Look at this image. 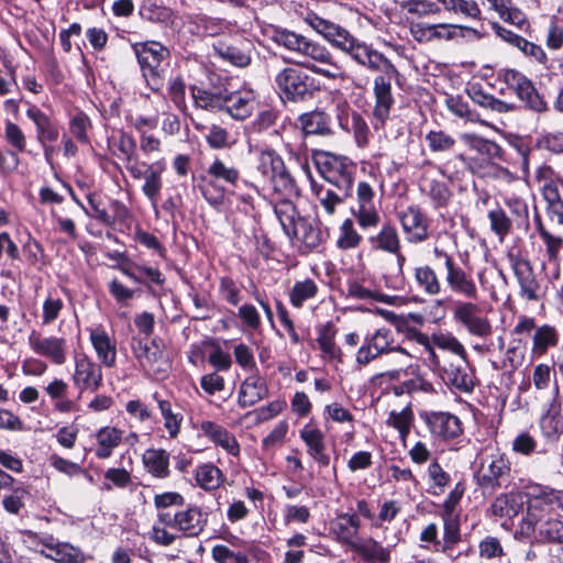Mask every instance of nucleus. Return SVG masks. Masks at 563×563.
Instances as JSON below:
<instances>
[{"label": "nucleus", "mask_w": 563, "mask_h": 563, "mask_svg": "<svg viewBox=\"0 0 563 563\" xmlns=\"http://www.w3.org/2000/svg\"><path fill=\"white\" fill-rule=\"evenodd\" d=\"M307 22L316 32L321 34L331 44L349 53L360 65L377 67L378 62L382 60L377 51L365 43L357 42L340 25L316 14L309 15L307 18Z\"/></svg>", "instance_id": "f257e3e1"}, {"label": "nucleus", "mask_w": 563, "mask_h": 563, "mask_svg": "<svg viewBox=\"0 0 563 563\" xmlns=\"http://www.w3.org/2000/svg\"><path fill=\"white\" fill-rule=\"evenodd\" d=\"M132 47L146 85L159 91L164 85L162 63L169 57V49L156 41L135 43Z\"/></svg>", "instance_id": "f03ea898"}, {"label": "nucleus", "mask_w": 563, "mask_h": 563, "mask_svg": "<svg viewBox=\"0 0 563 563\" xmlns=\"http://www.w3.org/2000/svg\"><path fill=\"white\" fill-rule=\"evenodd\" d=\"M314 157L318 170L328 184L340 190L352 189L355 166L347 157L329 152H318Z\"/></svg>", "instance_id": "7ed1b4c3"}, {"label": "nucleus", "mask_w": 563, "mask_h": 563, "mask_svg": "<svg viewBox=\"0 0 563 563\" xmlns=\"http://www.w3.org/2000/svg\"><path fill=\"white\" fill-rule=\"evenodd\" d=\"M380 62L377 67L366 66L373 71H382L383 75L376 76L374 79V96H375V108L374 115L384 122L390 113V109L394 104V97L391 93V79L399 75L397 68L391 62L378 52Z\"/></svg>", "instance_id": "20e7f679"}, {"label": "nucleus", "mask_w": 563, "mask_h": 563, "mask_svg": "<svg viewBox=\"0 0 563 563\" xmlns=\"http://www.w3.org/2000/svg\"><path fill=\"white\" fill-rule=\"evenodd\" d=\"M131 349L141 367L150 376L156 379H163L166 376L169 362L163 347L155 340L150 341L133 336Z\"/></svg>", "instance_id": "39448f33"}, {"label": "nucleus", "mask_w": 563, "mask_h": 563, "mask_svg": "<svg viewBox=\"0 0 563 563\" xmlns=\"http://www.w3.org/2000/svg\"><path fill=\"white\" fill-rule=\"evenodd\" d=\"M258 170L268 178L275 191L286 197L298 194L295 180L287 170L284 161L273 150L262 151L258 156Z\"/></svg>", "instance_id": "423d86ee"}, {"label": "nucleus", "mask_w": 563, "mask_h": 563, "mask_svg": "<svg viewBox=\"0 0 563 563\" xmlns=\"http://www.w3.org/2000/svg\"><path fill=\"white\" fill-rule=\"evenodd\" d=\"M157 520L162 526L174 528L185 537H198L206 528L208 515L196 505H188L185 509L174 514L159 511Z\"/></svg>", "instance_id": "0eeeda50"}, {"label": "nucleus", "mask_w": 563, "mask_h": 563, "mask_svg": "<svg viewBox=\"0 0 563 563\" xmlns=\"http://www.w3.org/2000/svg\"><path fill=\"white\" fill-rule=\"evenodd\" d=\"M536 179L550 217L563 225V178L552 167L544 165L537 169Z\"/></svg>", "instance_id": "6e6552de"}, {"label": "nucleus", "mask_w": 563, "mask_h": 563, "mask_svg": "<svg viewBox=\"0 0 563 563\" xmlns=\"http://www.w3.org/2000/svg\"><path fill=\"white\" fill-rule=\"evenodd\" d=\"M510 474L511 463L508 456L505 453L495 452L481 461L476 482L481 488L495 492L509 481Z\"/></svg>", "instance_id": "1a4fd4ad"}, {"label": "nucleus", "mask_w": 563, "mask_h": 563, "mask_svg": "<svg viewBox=\"0 0 563 563\" xmlns=\"http://www.w3.org/2000/svg\"><path fill=\"white\" fill-rule=\"evenodd\" d=\"M528 507L525 523L534 527L540 519L545 518L555 506L561 505V492L548 486L533 485L527 492Z\"/></svg>", "instance_id": "9d476101"}, {"label": "nucleus", "mask_w": 563, "mask_h": 563, "mask_svg": "<svg viewBox=\"0 0 563 563\" xmlns=\"http://www.w3.org/2000/svg\"><path fill=\"white\" fill-rule=\"evenodd\" d=\"M275 84L285 98L291 101L312 96L316 90L314 79L294 67H285L275 76Z\"/></svg>", "instance_id": "9b49d317"}, {"label": "nucleus", "mask_w": 563, "mask_h": 563, "mask_svg": "<svg viewBox=\"0 0 563 563\" xmlns=\"http://www.w3.org/2000/svg\"><path fill=\"white\" fill-rule=\"evenodd\" d=\"M294 63L330 79L342 76V68L333 60L330 52L313 41L309 42L302 58L294 59Z\"/></svg>", "instance_id": "f8f14e48"}, {"label": "nucleus", "mask_w": 563, "mask_h": 563, "mask_svg": "<svg viewBox=\"0 0 563 563\" xmlns=\"http://www.w3.org/2000/svg\"><path fill=\"white\" fill-rule=\"evenodd\" d=\"M454 320L467 332L478 338H488L493 327L483 309L472 301H457L453 310Z\"/></svg>", "instance_id": "ddd939ff"}, {"label": "nucleus", "mask_w": 563, "mask_h": 563, "mask_svg": "<svg viewBox=\"0 0 563 563\" xmlns=\"http://www.w3.org/2000/svg\"><path fill=\"white\" fill-rule=\"evenodd\" d=\"M445 384L461 391H472L475 386L474 371L467 362V356L455 357L452 361H443L440 369Z\"/></svg>", "instance_id": "4468645a"}, {"label": "nucleus", "mask_w": 563, "mask_h": 563, "mask_svg": "<svg viewBox=\"0 0 563 563\" xmlns=\"http://www.w3.org/2000/svg\"><path fill=\"white\" fill-rule=\"evenodd\" d=\"M503 79L507 87L514 90L527 106L537 112L547 109L545 101L539 96L530 79L516 69H506Z\"/></svg>", "instance_id": "2eb2a0df"}, {"label": "nucleus", "mask_w": 563, "mask_h": 563, "mask_svg": "<svg viewBox=\"0 0 563 563\" xmlns=\"http://www.w3.org/2000/svg\"><path fill=\"white\" fill-rule=\"evenodd\" d=\"M102 377L100 364L86 355L76 358L73 382L81 393L85 390L97 391L102 386Z\"/></svg>", "instance_id": "dca6fc26"}, {"label": "nucleus", "mask_w": 563, "mask_h": 563, "mask_svg": "<svg viewBox=\"0 0 563 563\" xmlns=\"http://www.w3.org/2000/svg\"><path fill=\"white\" fill-rule=\"evenodd\" d=\"M27 342L31 349L40 356L48 358L56 365H63L66 362V340L57 336H43L40 332L33 330Z\"/></svg>", "instance_id": "f3484780"}, {"label": "nucleus", "mask_w": 563, "mask_h": 563, "mask_svg": "<svg viewBox=\"0 0 563 563\" xmlns=\"http://www.w3.org/2000/svg\"><path fill=\"white\" fill-rule=\"evenodd\" d=\"M398 218L409 243H421L429 238V221L419 207L409 206Z\"/></svg>", "instance_id": "a211bd4d"}, {"label": "nucleus", "mask_w": 563, "mask_h": 563, "mask_svg": "<svg viewBox=\"0 0 563 563\" xmlns=\"http://www.w3.org/2000/svg\"><path fill=\"white\" fill-rule=\"evenodd\" d=\"M445 283L455 295L470 300H474L478 296V289L472 274L464 271L456 263L450 264V267L445 271Z\"/></svg>", "instance_id": "6ab92c4d"}, {"label": "nucleus", "mask_w": 563, "mask_h": 563, "mask_svg": "<svg viewBox=\"0 0 563 563\" xmlns=\"http://www.w3.org/2000/svg\"><path fill=\"white\" fill-rule=\"evenodd\" d=\"M306 170H308V166H303ZM310 185L312 194L314 195L319 206L322 208L327 216H333L336 211V208L341 206L345 199L351 195V190H340L334 187V189L330 187H325L324 185L318 184L312 179L309 175Z\"/></svg>", "instance_id": "aec40b11"}, {"label": "nucleus", "mask_w": 563, "mask_h": 563, "mask_svg": "<svg viewBox=\"0 0 563 563\" xmlns=\"http://www.w3.org/2000/svg\"><path fill=\"white\" fill-rule=\"evenodd\" d=\"M53 537H45L38 542L43 548L38 551L45 556L59 563H81L84 554L69 543H54Z\"/></svg>", "instance_id": "412c9836"}, {"label": "nucleus", "mask_w": 563, "mask_h": 563, "mask_svg": "<svg viewBox=\"0 0 563 563\" xmlns=\"http://www.w3.org/2000/svg\"><path fill=\"white\" fill-rule=\"evenodd\" d=\"M224 110L236 120L249 118L255 109L256 100L253 90L225 91Z\"/></svg>", "instance_id": "4be33fe9"}, {"label": "nucleus", "mask_w": 563, "mask_h": 563, "mask_svg": "<svg viewBox=\"0 0 563 563\" xmlns=\"http://www.w3.org/2000/svg\"><path fill=\"white\" fill-rule=\"evenodd\" d=\"M360 527L361 521L356 515L341 514L331 521L330 530L340 543L352 549L358 540Z\"/></svg>", "instance_id": "5701e85b"}, {"label": "nucleus", "mask_w": 563, "mask_h": 563, "mask_svg": "<svg viewBox=\"0 0 563 563\" xmlns=\"http://www.w3.org/2000/svg\"><path fill=\"white\" fill-rule=\"evenodd\" d=\"M268 395L266 382L258 375L246 377L239 388L238 404L241 408L256 405Z\"/></svg>", "instance_id": "b1692460"}, {"label": "nucleus", "mask_w": 563, "mask_h": 563, "mask_svg": "<svg viewBox=\"0 0 563 563\" xmlns=\"http://www.w3.org/2000/svg\"><path fill=\"white\" fill-rule=\"evenodd\" d=\"M459 26L450 24H426V23H410V34L419 43H428L434 40H451L456 35Z\"/></svg>", "instance_id": "393cba45"}, {"label": "nucleus", "mask_w": 563, "mask_h": 563, "mask_svg": "<svg viewBox=\"0 0 563 563\" xmlns=\"http://www.w3.org/2000/svg\"><path fill=\"white\" fill-rule=\"evenodd\" d=\"M514 273L520 285L521 295L529 300L537 299L538 283L530 262L520 256H510Z\"/></svg>", "instance_id": "a878e982"}, {"label": "nucleus", "mask_w": 563, "mask_h": 563, "mask_svg": "<svg viewBox=\"0 0 563 563\" xmlns=\"http://www.w3.org/2000/svg\"><path fill=\"white\" fill-rule=\"evenodd\" d=\"M427 424L432 434L453 439L462 433L461 421L448 412H433L427 417Z\"/></svg>", "instance_id": "bb28decb"}, {"label": "nucleus", "mask_w": 563, "mask_h": 563, "mask_svg": "<svg viewBox=\"0 0 563 563\" xmlns=\"http://www.w3.org/2000/svg\"><path fill=\"white\" fill-rule=\"evenodd\" d=\"M200 430L209 440H211L216 445L221 446L229 454L233 456L239 455L240 445L236 438L224 427L207 420L201 422Z\"/></svg>", "instance_id": "cd10ccee"}, {"label": "nucleus", "mask_w": 563, "mask_h": 563, "mask_svg": "<svg viewBox=\"0 0 563 563\" xmlns=\"http://www.w3.org/2000/svg\"><path fill=\"white\" fill-rule=\"evenodd\" d=\"M217 55L236 67H246L252 60V43L242 41L238 44H220L214 47Z\"/></svg>", "instance_id": "c85d7f7f"}, {"label": "nucleus", "mask_w": 563, "mask_h": 563, "mask_svg": "<svg viewBox=\"0 0 563 563\" xmlns=\"http://www.w3.org/2000/svg\"><path fill=\"white\" fill-rule=\"evenodd\" d=\"M352 550L356 552L366 563H389L390 549L383 547L374 538L358 539Z\"/></svg>", "instance_id": "c756f323"}, {"label": "nucleus", "mask_w": 563, "mask_h": 563, "mask_svg": "<svg viewBox=\"0 0 563 563\" xmlns=\"http://www.w3.org/2000/svg\"><path fill=\"white\" fill-rule=\"evenodd\" d=\"M300 437L308 446V454L318 462L321 466H328L330 456L324 452V435L323 433L311 426H306L300 431Z\"/></svg>", "instance_id": "7c9ffc66"}, {"label": "nucleus", "mask_w": 563, "mask_h": 563, "mask_svg": "<svg viewBox=\"0 0 563 563\" xmlns=\"http://www.w3.org/2000/svg\"><path fill=\"white\" fill-rule=\"evenodd\" d=\"M90 341L102 365L109 368L114 367L117 363V347L106 331L101 329L91 330Z\"/></svg>", "instance_id": "2f4dec72"}, {"label": "nucleus", "mask_w": 563, "mask_h": 563, "mask_svg": "<svg viewBox=\"0 0 563 563\" xmlns=\"http://www.w3.org/2000/svg\"><path fill=\"white\" fill-rule=\"evenodd\" d=\"M368 242L372 249L387 253H397L401 250L399 234L390 222H385L376 235L368 238Z\"/></svg>", "instance_id": "473e14b6"}, {"label": "nucleus", "mask_w": 563, "mask_h": 563, "mask_svg": "<svg viewBox=\"0 0 563 563\" xmlns=\"http://www.w3.org/2000/svg\"><path fill=\"white\" fill-rule=\"evenodd\" d=\"M26 115L34 122L37 140L42 145H45L46 142H55L58 139L59 132L57 126L36 106L30 107Z\"/></svg>", "instance_id": "72a5a7b5"}, {"label": "nucleus", "mask_w": 563, "mask_h": 563, "mask_svg": "<svg viewBox=\"0 0 563 563\" xmlns=\"http://www.w3.org/2000/svg\"><path fill=\"white\" fill-rule=\"evenodd\" d=\"M123 439V431L115 427H102L96 434L97 449L96 456L99 459H109L113 450L117 449Z\"/></svg>", "instance_id": "f704fd0d"}, {"label": "nucleus", "mask_w": 563, "mask_h": 563, "mask_svg": "<svg viewBox=\"0 0 563 563\" xmlns=\"http://www.w3.org/2000/svg\"><path fill=\"white\" fill-rule=\"evenodd\" d=\"M558 344V330L552 325L543 324L537 328L533 333L531 354L534 357H541L548 353L549 349L554 347Z\"/></svg>", "instance_id": "c9c22d12"}, {"label": "nucleus", "mask_w": 563, "mask_h": 563, "mask_svg": "<svg viewBox=\"0 0 563 563\" xmlns=\"http://www.w3.org/2000/svg\"><path fill=\"white\" fill-rule=\"evenodd\" d=\"M413 278L418 289L428 296H438L442 290L441 280L430 265L417 266Z\"/></svg>", "instance_id": "e433bc0d"}, {"label": "nucleus", "mask_w": 563, "mask_h": 563, "mask_svg": "<svg viewBox=\"0 0 563 563\" xmlns=\"http://www.w3.org/2000/svg\"><path fill=\"white\" fill-rule=\"evenodd\" d=\"M542 542L563 543V522L555 518H542L534 527H528Z\"/></svg>", "instance_id": "4c0bfd02"}, {"label": "nucleus", "mask_w": 563, "mask_h": 563, "mask_svg": "<svg viewBox=\"0 0 563 563\" xmlns=\"http://www.w3.org/2000/svg\"><path fill=\"white\" fill-rule=\"evenodd\" d=\"M275 42L279 45L285 47L287 51H289L292 54L291 62L294 63V59H301L306 48L311 40L307 38L306 36L301 34H297L291 31H280L277 32L275 37Z\"/></svg>", "instance_id": "58836bf2"}, {"label": "nucleus", "mask_w": 563, "mask_h": 563, "mask_svg": "<svg viewBox=\"0 0 563 563\" xmlns=\"http://www.w3.org/2000/svg\"><path fill=\"white\" fill-rule=\"evenodd\" d=\"M143 463L147 472L155 477L165 478L169 475V454L165 450H146Z\"/></svg>", "instance_id": "ea45409f"}, {"label": "nucleus", "mask_w": 563, "mask_h": 563, "mask_svg": "<svg viewBox=\"0 0 563 563\" xmlns=\"http://www.w3.org/2000/svg\"><path fill=\"white\" fill-rule=\"evenodd\" d=\"M225 91L192 89V98L197 108L217 112L224 110L225 106Z\"/></svg>", "instance_id": "a19ab883"}, {"label": "nucleus", "mask_w": 563, "mask_h": 563, "mask_svg": "<svg viewBox=\"0 0 563 563\" xmlns=\"http://www.w3.org/2000/svg\"><path fill=\"white\" fill-rule=\"evenodd\" d=\"M554 395L555 397L553 401L550 404L549 409L547 410L545 413L542 415L540 419V428L543 437L551 440L558 437L561 427L559 419L560 405L556 402V398L559 396L558 384H555Z\"/></svg>", "instance_id": "79ce46f5"}, {"label": "nucleus", "mask_w": 563, "mask_h": 563, "mask_svg": "<svg viewBox=\"0 0 563 563\" xmlns=\"http://www.w3.org/2000/svg\"><path fill=\"white\" fill-rule=\"evenodd\" d=\"M287 235L296 238L297 241L303 243L310 250L316 249L321 242L320 230L303 218L297 219L296 225Z\"/></svg>", "instance_id": "37998d69"}, {"label": "nucleus", "mask_w": 563, "mask_h": 563, "mask_svg": "<svg viewBox=\"0 0 563 563\" xmlns=\"http://www.w3.org/2000/svg\"><path fill=\"white\" fill-rule=\"evenodd\" d=\"M462 141L471 148L476 151L478 154L485 156L487 161H494L500 158L501 148L500 146L489 140L481 137L476 134L465 133L462 135Z\"/></svg>", "instance_id": "c03bdc74"}, {"label": "nucleus", "mask_w": 563, "mask_h": 563, "mask_svg": "<svg viewBox=\"0 0 563 563\" xmlns=\"http://www.w3.org/2000/svg\"><path fill=\"white\" fill-rule=\"evenodd\" d=\"M443 9L465 19L478 20L482 11L475 0H435Z\"/></svg>", "instance_id": "a18cd8bd"}, {"label": "nucleus", "mask_w": 563, "mask_h": 563, "mask_svg": "<svg viewBox=\"0 0 563 563\" xmlns=\"http://www.w3.org/2000/svg\"><path fill=\"white\" fill-rule=\"evenodd\" d=\"M443 520V543L441 548H437V551H441L451 556L452 548L460 542V521L457 515H441Z\"/></svg>", "instance_id": "49530a36"}, {"label": "nucleus", "mask_w": 563, "mask_h": 563, "mask_svg": "<svg viewBox=\"0 0 563 563\" xmlns=\"http://www.w3.org/2000/svg\"><path fill=\"white\" fill-rule=\"evenodd\" d=\"M518 497L519 495L512 492L498 495L492 504V512L498 517L512 518L517 516L521 508Z\"/></svg>", "instance_id": "de8ad7c7"}, {"label": "nucleus", "mask_w": 563, "mask_h": 563, "mask_svg": "<svg viewBox=\"0 0 563 563\" xmlns=\"http://www.w3.org/2000/svg\"><path fill=\"white\" fill-rule=\"evenodd\" d=\"M206 173L211 180H221L233 186L240 179V170L220 158H216Z\"/></svg>", "instance_id": "09e8293b"}, {"label": "nucleus", "mask_w": 563, "mask_h": 563, "mask_svg": "<svg viewBox=\"0 0 563 563\" xmlns=\"http://www.w3.org/2000/svg\"><path fill=\"white\" fill-rule=\"evenodd\" d=\"M467 91L471 99L483 108L498 113H506L514 109V104L499 100L492 95L484 93L479 87L473 86Z\"/></svg>", "instance_id": "8fccbe9b"}, {"label": "nucleus", "mask_w": 563, "mask_h": 563, "mask_svg": "<svg viewBox=\"0 0 563 563\" xmlns=\"http://www.w3.org/2000/svg\"><path fill=\"white\" fill-rule=\"evenodd\" d=\"M422 190L431 199L432 205L435 209L445 207L451 199V191L446 184L437 179L426 178Z\"/></svg>", "instance_id": "3c124183"}, {"label": "nucleus", "mask_w": 563, "mask_h": 563, "mask_svg": "<svg viewBox=\"0 0 563 563\" xmlns=\"http://www.w3.org/2000/svg\"><path fill=\"white\" fill-rule=\"evenodd\" d=\"M196 481L205 490H213L222 484L223 475L216 465L202 464L197 467Z\"/></svg>", "instance_id": "603ef678"}, {"label": "nucleus", "mask_w": 563, "mask_h": 563, "mask_svg": "<svg viewBox=\"0 0 563 563\" xmlns=\"http://www.w3.org/2000/svg\"><path fill=\"white\" fill-rule=\"evenodd\" d=\"M157 400V406L161 410V413L164 418V426L170 438H176L180 431V426L183 421V415L179 412H175L173 410V406L169 400L158 399L157 396H154Z\"/></svg>", "instance_id": "864d4df0"}, {"label": "nucleus", "mask_w": 563, "mask_h": 563, "mask_svg": "<svg viewBox=\"0 0 563 563\" xmlns=\"http://www.w3.org/2000/svg\"><path fill=\"white\" fill-rule=\"evenodd\" d=\"M274 211L286 234L294 229L297 223V219H301L295 205L288 198L278 201L274 207Z\"/></svg>", "instance_id": "5fc2aeb1"}, {"label": "nucleus", "mask_w": 563, "mask_h": 563, "mask_svg": "<svg viewBox=\"0 0 563 563\" xmlns=\"http://www.w3.org/2000/svg\"><path fill=\"white\" fill-rule=\"evenodd\" d=\"M305 134L325 135L330 133V128L323 112L305 113L299 118Z\"/></svg>", "instance_id": "6e6d98bb"}, {"label": "nucleus", "mask_w": 563, "mask_h": 563, "mask_svg": "<svg viewBox=\"0 0 563 563\" xmlns=\"http://www.w3.org/2000/svg\"><path fill=\"white\" fill-rule=\"evenodd\" d=\"M490 230L499 238L503 242L505 236L508 235L512 229V221L507 216L506 211L501 208H495L487 214Z\"/></svg>", "instance_id": "4d7b16f0"}, {"label": "nucleus", "mask_w": 563, "mask_h": 563, "mask_svg": "<svg viewBox=\"0 0 563 563\" xmlns=\"http://www.w3.org/2000/svg\"><path fill=\"white\" fill-rule=\"evenodd\" d=\"M440 3L435 0H408L401 4L407 13L417 18H427L440 13Z\"/></svg>", "instance_id": "13d9d810"}, {"label": "nucleus", "mask_w": 563, "mask_h": 563, "mask_svg": "<svg viewBox=\"0 0 563 563\" xmlns=\"http://www.w3.org/2000/svg\"><path fill=\"white\" fill-rule=\"evenodd\" d=\"M318 292V286L311 279L297 282L290 291V302L294 307L300 308L308 299L313 298Z\"/></svg>", "instance_id": "bf43d9fd"}, {"label": "nucleus", "mask_w": 563, "mask_h": 563, "mask_svg": "<svg viewBox=\"0 0 563 563\" xmlns=\"http://www.w3.org/2000/svg\"><path fill=\"white\" fill-rule=\"evenodd\" d=\"M335 331L333 324L328 322L319 332L317 342L322 353L331 358H338L340 356V349L334 342Z\"/></svg>", "instance_id": "052dcab7"}, {"label": "nucleus", "mask_w": 563, "mask_h": 563, "mask_svg": "<svg viewBox=\"0 0 563 563\" xmlns=\"http://www.w3.org/2000/svg\"><path fill=\"white\" fill-rule=\"evenodd\" d=\"M411 339L419 345H421L427 354L424 357V362L432 367L433 369L440 371L443 362L440 360L439 355L434 351V344L432 342V336L427 335L420 331H415L411 334Z\"/></svg>", "instance_id": "680f3d73"}, {"label": "nucleus", "mask_w": 563, "mask_h": 563, "mask_svg": "<svg viewBox=\"0 0 563 563\" xmlns=\"http://www.w3.org/2000/svg\"><path fill=\"white\" fill-rule=\"evenodd\" d=\"M537 230L545 245L548 260L550 262H556L559 258L560 250L563 245V239L561 236L553 235L552 233H550L544 228L539 218H537Z\"/></svg>", "instance_id": "e2e57ef3"}, {"label": "nucleus", "mask_w": 563, "mask_h": 563, "mask_svg": "<svg viewBox=\"0 0 563 563\" xmlns=\"http://www.w3.org/2000/svg\"><path fill=\"white\" fill-rule=\"evenodd\" d=\"M362 236L357 233L354 228V223L351 219H345L340 227V235L336 241V246L340 250H351L360 245Z\"/></svg>", "instance_id": "0e129e2a"}, {"label": "nucleus", "mask_w": 563, "mask_h": 563, "mask_svg": "<svg viewBox=\"0 0 563 563\" xmlns=\"http://www.w3.org/2000/svg\"><path fill=\"white\" fill-rule=\"evenodd\" d=\"M413 420V413L410 408H405L401 411H391L387 419V424L397 429L402 441L406 440L410 432V427Z\"/></svg>", "instance_id": "69168bd1"}, {"label": "nucleus", "mask_w": 563, "mask_h": 563, "mask_svg": "<svg viewBox=\"0 0 563 563\" xmlns=\"http://www.w3.org/2000/svg\"><path fill=\"white\" fill-rule=\"evenodd\" d=\"M433 344L442 350L455 354L456 357L467 356L466 350L463 344L450 333H435L432 334Z\"/></svg>", "instance_id": "338daca9"}, {"label": "nucleus", "mask_w": 563, "mask_h": 563, "mask_svg": "<svg viewBox=\"0 0 563 563\" xmlns=\"http://www.w3.org/2000/svg\"><path fill=\"white\" fill-rule=\"evenodd\" d=\"M144 185L142 190L144 195L153 202L156 203L161 188V173L155 170L152 166H146V170L144 173Z\"/></svg>", "instance_id": "774afa93"}]
</instances>
